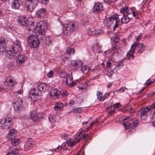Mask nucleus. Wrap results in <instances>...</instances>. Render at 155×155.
Instances as JSON below:
<instances>
[{
  "instance_id": "f257e3e1",
  "label": "nucleus",
  "mask_w": 155,
  "mask_h": 155,
  "mask_svg": "<svg viewBox=\"0 0 155 155\" xmlns=\"http://www.w3.org/2000/svg\"><path fill=\"white\" fill-rule=\"evenodd\" d=\"M30 28L28 29V32L31 33V31L33 32L39 37L43 38L45 37V31L47 29V23L45 20L40 21L34 28V26L31 25Z\"/></svg>"
},
{
  "instance_id": "f03ea898",
  "label": "nucleus",
  "mask_w": 155,
  "mask_h": 155,
  "mask_svg": "<svg viewBox=\"0 0 155 155\" xmlns=\"http://www.w3.org/2000/svg\"><path fill=\"white\" fill-rule=\"evenodd\" d=\"M6 48V44L5 40L3 38H0V52H2L6 51V57L8 59H12L18 52L12 46H8Z\"/></svg>"
},
{
  "instance_id": "7ed1b4c3",
  "label": "nucleus",
  "mask_w": 155,
  "mask_h": 155,
  "mask_svg": "<svg viewBox=\"0 0 155 155\" xmlns=\"http://www.w3.org/2000/svg\"><path fill=\"white\" fill-rule=\"evenodd\" d=\"M138 124L137 120H132L131 117L129 116L123 119V124L127 132H132L135 130V128Z\"/></svg>"
},
{
  "instance_id": "20e7f679",
  "label": "nucleus",
  "mask_w": 155,
  "mask_h": 155,
  "mask_svg": "<svg viewBox=\"0 0 155 155\" xmlns=\"http://www.w3.org/2000/svg\"><path fill=\"white\" fill-rule=\"evenodd\" d=\"M136 48H137L138 52L140 54H141L144 51L145 46L142 43H135L132 45L131 47L130 51L127 54V57L128 59H132L134 58L135 50Z\"/></svg>"
},
{
  "instance_id": "39448f33",
  "label": "nucleus",
  "mask_w": 155,
  "mask_h": 155,
  "mask_svg": "<svg viewBox=\"0 0 155 155\" xmlns=\"http://www.w3.org/2000/svg\"><path fill=\"white\" fill-rule=\"evenodd\" d=\"M119 21L120 19L118 15L115 14L106 18L104 21V23L105 26L108 27L115 23L113 26V29L115 30L118 27Z\"/></svg>"
},
{
  "instance_id": "423d86ee",
  "label": "nucleus",
  "mask_w": 155,
  "mask_h": 155,
  "mask_svg": "<svg viewBox=\"0 0 155 155\" xmlns=\"http://www.w3.org/2000/svg\"><path fill=\"white\" fill-rule=\"evenodd\" d=\"M76 25L74 21H68L62 25V31L65 35L69 34L72 30H74L76 28Z\"/></svg>"
},
{
  "instance_id": "0eeeda50",
  "label": "nucleus",
  "mask_w": 155,
  "mask_h": 155,
  "mask_svg": "<svg viewBox=\"0 0 155 155\" xmlns=\"http://www.w3.org/2000/svg\"><path fill=\"white\" fill-rule=\"evenodd\" d=\"M12 119L11 118L3 117L0 120V127L3 129H9L12 127Z\"/></svg>"
},
{
  "instance_id": "6e6552de",
  "label": "nucleus",
  "mask_w": 155,
  "mask_h": 155,
  "mask_svg": "<svg viewBox=\"0 0 155 155\" xmlns=\"http://www.w3.org/2000/svg\"><path fill=\"white\" fill-rule=\"evenodd\" d=\"M27 41L29 46L32 48H36L38 46L40 43L38 38L35 35H33L28 36Z\"/></svg>"
},
{
  "instance_id": "1a4fd4ad",
  "label": "nucleus",
  "mask_w": 155,
  "mask_h": 155,
  "mask_svg": "<svg viewBox=\"0 0 155 155\" xmlns=\"http://www.w3.org/2000/svg\"><path fill=\"white\" fill-rule=\"evenodd\" d=\"M79 131V132L77 134L76 136L74 137L75 140L71 139H69L66 141V143L68 147H72L77 142H78L81 140V137L80 136V135L81 134L84 133V130L83 129H81Z\"/></svg>"
},
{
  "instance_id": "9d476101",
  "label": "nucleus",
  "mask_w": 155,
  "mask_h": 155,
  "mask_svg": "<svg viewBox=\"0 0 155 155\" xmlns=\"http://www.w3.org/2000/svg\"><path fill=\"white\" fill-rule=\"evenodd\" d=\"M37 4V0H26L25 7L28 11H32L35 8Z\"/></svg>"
},
{
  "instance_id": "9b49d317",
  "label": "nucleus",
  "mask_w": 155,
  "mask_h": 155,
  "mask_svg": "<svg viewBox=\"0 0 155 155\" xmlns=\"http://www.w3.org/2000/svg\"><path fill=\"white\" fill-rule=\"evenodd\" d=\"M154 106V105H151L150 106L146 107L141 110L139 112L140 113V118L142 120H145L147 118V114L150 110L153 109Z\"/></svg>"
},
{
  "instance_id": "f8f14e48",
  "label": "nucleus",
  "mask_w": 155,
  "mask_h": 155,
  "mask_svg": "<svg viewBox=\"0 0 155 155\" xmlns=\"http://www.w3.org/2000/svg\"><path fill=\"white\" fill-rule=\"evenodd\" d=\"M17 21L18 25L24 27L27 26L29 23L28 18L23 15L18 16L17 19Z\"/></svg>"
},
{
  "instance_id": "ddd939ff",
  "label": "nucleus",
  "mask_w": 155,
  "mask_h": 155,
  "mask_svg": "<svg viewBox=\"0 0 155 155\" xmlns=\"http://www.w3.org/2000/svg\"><path fill=\"white\" fill-rule=\"evenodd\" d=\"M23 101L21 98H16L14 101L13 105L14 109L19 111L22 107Z\"/></svg>"
},
{
  "instance_id": "4468645a",
  "label": "nucleus",
  "mask_w": 155,
  "mask_h": 155,
  "mask_svg": "<svg viewBox=\"0 0 155 155\" xmlns=\"http://www.w3.org/2000/svg\"><path fill=\"white\" fill-rule=\"evenodd\" d=\"M59 75L61 78H63V80L64 83L65 84H68V82L71 81L73 79L72 74H71L67 75L66 73L64 71H61L59 74Z\"/></svg>"
},
{
  "instance_id": "2eb2a0df",
  "label": "nucleus",
  "mask_w": 155,
  "mask_h": 155,
  "mask_svg": "<svg viewBox=\"0 0 155 155\" xmlns=\"http://www.w3.org/2000/svg\"><path fill=\"white\" fill-rule=\"evenodd\" d=\"M121 11L124 12L125 11V12H127L129 15L131 14L133 17H134L135 18H140V15L138 13L137 10L134 11L133 9L128 7H125L124 9H123ZM125 13V12H124Z\"/></svg>"
},
{
  "instance_id": "dca6fc26",
  "label": "nucleus",
  "mask_w": 155,
  "mask_h": 155,
  "mask_svg": "<svg viewBox=\"0 0 155 155\" xmlns=\"http://www.w3.org/2000/svg\"><path fill=\"white\" fill-rule=\"evenodd\" d=\"M35 145V142L31 139L28 140L25 143L24 147L26 151L31 149Z\"/></svg>"
},
{
  "instance_id": "f3484780",
  "label": "nucleus",
  "mask_w": 155,
  "mask_h": 155,
  "mask_svg": "<svg viewBox=\"0 0 155 155\" xmlns=\"http://www.w3.org/2000/svg\"><path fill=\"white\" fill-rule=\"evenodd\" d=\"M22 5V1L21 0H13L10 4V6L12 9H18Z\"/></svg>"
},
{
  "instance_id": "a211bd4d",
  "label": "nucleus",
  "mask_w": 155,
  "mask_h": 155,
  "mask_svg": "<svg viewBox=\"0 0 155 155\" xmlns=\"http://www.w3.org/2000/svg\"><path fill=\"white\" fill-rule=\"evenodd\" d=\"M60 92L56 89L52 88L50 90L49 95L52 98L58 99L60 96Z\"/></svg>"
},
{
  "instance_id": "6ab92c4d",
  "label": "nucleus",
  "mask_w": 155,
  "mask_h": 155,
  "mask_svg": "<svg viewBox=\"0 0 155 155\" xmlns=\"http://www.w3.org/2000/svg\"><path fill=\"white\" fill-rule=\"evenodd\" d=\"M103 5L102 3L97 2L94 5L93 11L95 13H99L103 10Z\"/></svg>"
},
{
  "instance_id": "aec40b11",
  "label": "nucleus",
  "mask_w": 155,
  "mask_h": 155,
  "mask_svg": "<svg viewBox=\"0 0 155 155\" xmlns=\"http://www.w3.org/2000/svg\"><path fill=\"white\" fill-rule=\"evenodd\" d=\"M125 8H122L120 10V13L123 14V17L121 18V21L122 23L124 24H127L130 21L129 17H127V16L129 14H128L127 12H124L121 11L123 9H124ZM125 12V11H124Z\"/></svg>"
},
{
  "instance_id": "412c9836",
  "label": "nucleus",
  "mask_w": 155,
  "mask_h": 155,
  "mask_svg": "<svg viewBox=\"0 0 155 155\" xmlns=\"http://www.w3.org/2000/svg\"><path fill=\"white\" fill-rule=\"evenodd\" d=\"M13 44V47L18 52H20L21 51V43L20 41L17 40L14 41L12 43Z\"/></svg>"
},
{
  "instance_id": "4be33fe9",
  "label": "nucleus",
  "mask_w": 155,
  "mask_h": 155,
  "mask_svg": "<svg viewBox=\"0 0 155 155\" xmlns=\"http://www.w3.org/2000/svg\"><path fill=\"white\" fill-rule=\"evenodd\" d=\"M82 65V62L79 60L73 61L70 64V66L71 68L76 69Z\"/></svg>"
},
{
  "instance_id": "5701e85b",
  "label": "nucleus",
  "mask_w": 155,
  "mask_h": 155,
  "mask_svg": "<svg viewBox=\"0 0 155 155\" xmlns=\"http://www.w3.org/2000/svg\"><path fill=\"white\" fill-rule=\"evenodd\" d=\"M4 84L6 87H11L14 86L15 84L12 79L11 77L8 76L6 78Z\"/></svg>"
},
{
  "instance_id": "b1692460",
  "label": "nucleus",
  "mask_w": 155,
  "mask_h": 155,
  "mask_svg": "<svg viewBox=\"0 0 155 155\" xmlns=\"http://www.w3.org/2000/svg\"><path fill=\"white\" fill-rule=\"evenodd\" d=\"M121 63V61H118L115 64L112 65L111 67L109 68L110 70H111V71L110 72V74H108L107 75L110 76L112 75L114 73V70H115L117 67L120 66Z\"/></svg>"
},
{
  "instance_id": "393cba45",
  "label": "nucleus",
  "mask_w": 155,
  "mask_h": 155,
  "mask_svg": "<svg viewBox=\"0 0 155 155\" xmlns=\"http://www.w3.org/2000/svg\"><path fill=\"white\" fill-rule=\"evenodd\" d=\"M46 13V11L45 9H40L36 12L35 16L37 18L42 17L45 16Z\"/></svg>"
},
{
  "instance_id": "a878e982",
  "label": "nucleus",
  "mask_w": 155,
  "mask_h": 155,
  "mask_svg": "<svg viewBox=\"0 0 155 155\" xmlns=\"http://www.w3.org/2000/svg\"><path fill=\"white\" fill-rule=\"evenodd\" d=\"M26 59V57L25 55L20 54L16 57V61L17 64H20L24 63Z\"/></svg>"
},
{
  "instance_id": "bb28decb",
  "label": "nucleus",
  "mask_w": 155,
  "mask_h": 155,
  "mask_svg": "<svg viewBox=\"0 0 155 155\" xmlns=\"http://www.w3.org/2000/svg\"><path fill=\"white\" fill-rule=\"evenodd\" d=\"M38 92L36 89L34 88L30 90L29 92V97L32 99L33 98H35L38 95Z\"/></svg>"
},
{
  "instance_id": "cd10ccee",
  "label": "nucleus",
  "mask_w": 155,
  "mask_h": 155,
  "mask_svg": "<svg viewBox=\"0 0 155 155\" xmlns=\"http://www.w3.org/2000/svg\"><path fill=\"white\" fill-rule=\"evenodd\" d=\"M17 131L16 130L13 128H12L9 130L8 137L9 139H12L15 138L16 136Z\"/></svg>"
},
{
  "instance_id": "c85d7f7f",
  "label": "nucleus",
  "mask_w": 155,
  "mask_h": 155,
  "mask_svg": "<svg viewBox=\"0 0 155 155\" xmlns=\"http://www.w3.org/2000/svg\"><path fill=\"white\" fill-rule=\"evenodd\" d=\"M37 88L40 91L44 92L46 91L47 87L45 84L42 83L38 85Z\"/></svg>"
},
{
  "instance_id": "c756f323",
  "label": "nucleus",
  "mask_w": 155,
  "mask_h": 155,
  "mask_svg": "<svg viewBox=\"0 0 155 155\" xmlns=\"http://www.w3.org/2000/svg\"><path fill=\"white\" fill-rule=\"evenodd\" d=\"M64 106V105L63 104L59 102H58L56 103L54 108L56 110H62Z\"/></svg>"
},
{
  "instance_id": "7c9ffc66",
  "label": "nucleus",
  "mask_w": 155,
  "mask_h": 155,
  "mask_svg": "<svg viewBox=\"0 0 155 155\" xmlns=\"http://www.w3.org/2000/svg\"><path fill=\"white\" fill-rule=\"evenodd\" d=\"M80 67L81 71L84 74H87L90 70L88 67L85 65H83L82 64Z\"/></svg>"
},
{
  "instance_id": "2f4dec72",
  "label": "nucleus",
  "mask_w": 155,
  "mask_h": 155,
  "mask_svg": "<svg viewBox=\"0 0 155 155\" xmlns=\"http://www.w3.org/2000/svg\"><path fill=\"white\" fill-rule=\"evenodd\" d=\"M101 47L98 44L94 45L93 46V50L96 53H101L102 52L101 49Z\"/></svg>"
},
{
  "instance_id": "473e14b6",
  "label": "nucleus",
  "mask_w": 155,
  "mask_h": 155,
  "mask_svg": "<svg viewBox=\"0 0 155 155\" xmlns=\"http://www.w3.org/2000/svg\"><path fill=\"white\" fill-rule=\"evenodd\" d=\"M11 143L13 146H16L18 145L20 142V140L18 139H16L15 138L11 139Z\"/></svg>"
},
{
  "instance_id": "72a5a7b5",
  "label": "nucleus",
  "mask_w": 155,
  "mask_h": 155,
  "mask_svg": "<svg viewBox=\"0 0 155 155\" xmlns=\"http://www.w3.org/2000/svg\"><path fill=\"white\" fill-rule=\"evenodd\" d=\"M65 143H63L62 144L61 146H59L57 147L56 148H52L50 150H49L51 152L53 151H59L61 150L63 148L65 147Z\"/></svg>"
},
{
  "instance_id": "f704fd0d",
  "label": "nucleus",
  "mask_w": 155,
  "mask_h": 155,
  "mask_svg": "<svg viewBox=\"0 0 155 155\" xmlns=\"http://www.w3.org/2000/svg\"><path fill=\"white\" fill-rule=\"evenodd\" d=\"M70 57V56L69 54L66 53L61 56V60L64 62L68 60L69 58Z\"/></svg>"
},
{
  "instance_id": "c9c22d12",
  "label": "nucleus",
  "mask_w": 155,
  "mask_h": 155,
  "mask_svg": "<svg viewBox=\"0 0 155 155\" xmlns=\"http://www.w3.org/2000/svg\"><path fill=\"white\" fill-rule=\"evenodd\" d=\"M96 95L97 99L99 101H103L105 100V99L102 97V93L101 91H97Z\"/></svg>"
},
{
  "instance_id": "e433bc0d",
  "label": "nucleus",
  "mask_w": 155,
  "mask_h": 155,
  "mask_svg": "<svg viewBox=\"0 0 155 155\" xmlns=\"http://www.w3.org/2000/svg\"><path fill=\"white\" fill-rule=\"evenodd\" d=\"M118 49V47L115 44H114L112 45V48L110 50L112 54L116 52H117V50Z\"/></svg>"
},
{
  "instance_id": "4c0bfd02",
  "label": "nucleus",
  "mask_w": 155,
  "mask_h": 155,
  "mask_svg": "<svg viewBox=\"0 0 155 155\" xmlns=\"http://www.w3.org/2000/svg\"><path fill=\"white\" fill-rule=\"evenodd\" d=\"M30 118L33 121H35L38 120V119L37 115L35 112H32L31 113Z\"/></svg>"
},
{
  "instance_id": "58836bf2",
  "label": "nucleus",
  "mask_w": 155,
  "mask_h": 155,
  "mask_svg": "<svg viewBox=\"0 0 155 155\" xmlns=\"http://www.w3.org/2000/svg\"><path fill=\"white\" fill-rule=\"evenodd\" d=\"M89 83L88 81H87L85 83H82L79 86V88L81 89H86Z\"/></svg>"
},
{
  "instance_id": "ea45409f",
  "label": "nucleus",
  "mask_w": 155,
  "mask_h": 155,
  "mask_svg": "<svg viewBox=\"0 0 155 155\" xmlns=\"http://www.w3.org/2000/svg\"><path fill=\"white\" fill-rule=\"evenodd\" d=\"M74 50L73 48H71L70 47H68L67 48L66 50V52L69 54L70 55L71 54H72L74 53Z\"/></svg>"
},
{
  "instance_id": "a19ab883",
  "label": "nucleus",
  "mask_w": 155,
  "mask_h": 155,
  "mask_svg": "<svg viewBox=\"0 0 155 155\" xmlns=\"http://www.w3.org/2000/svg\"><path fill=\"white\" fill-rule=\"evenodd\" d=\"M98 123V122L97 120H95V121L91 123L89 126H87L85 127H84V129L85 130H86L89 128L90 127L93 126L94 124H97Z\"/></svg>"
},
{
  "instance_id": "79ce46f5",
  "label": "nucleus",
  "mask_w": 155,
  "mask_h": 155,
  "mask_svg": "<svg viewBox=\"0 0 155 155\" xmlns=\"http://www.w3.org/2000/svg\"><path fill=\"white\" fill-rule=\"evenodd\" d=\"M88 34L90 36L94 35H95V30L94 28H90L87 31Z\"/></svg>"
},
{
  "instance_id": "37998d69",
  "label": "nucleus",
  "mask_w": 155,
  "mask_h": 155,
  "mask_svg": "<svg viewBox=\"0 0 155 155\" xmlns=\"http://www.w3.org/2000/svg\"><path fill=\"white\" fill-rule=\"evenodd\" d=\"M112 54L110 51V50H107L105 51L103 55L104 57H108L110 56L111 54Z\"/></svg>"
},
{
  "instance_id": "c03bdc74",
  "label": "nucleus",
  "mask_w": 155,
  "mask_h": 155,
  "mask_svg": "<svg viewBox=\"0 0 155 155\" xmlns=\"http://www.w3.org/2000/svg\"><path fill=\"white\" fill-rule=\"evenodd\" d=\"M82 111L81 107H78L75 109L73 110V112L74 113H80Z\"/></svg>"
},
{
  "instance_id": "a18cd8bd",
  "label": "nucleus",
  "mask_w": 155,
  "mask_h": 155,
  "mask_svg": "<svg viewBox=\"0 0 155 155\" xmlns=\"http://www.w3.org/2000/svg\"><path fill=\"white\" fill-rule=\"evenodd\" d=\"M155 83V79L153 81H151L150 79H149L148 80H147L145 82V84L147 85H150Z\"/></svg>"
},
{
  "instance_id": "49530a36",
  "label": "nucleus",
  "mask_w": 155,
  "mask_h": 155,
  "mask_svg": "<svg viewBox=\"0 0 155 155\" xmlns=\"http://www.w3.org/2000/svg\"><path fill=\"white\" fill-rule=\"evenodd\" d=\"M126 89H127V88L126 87H122L119 89L114 91V93L115 91H119V92L120 93L123 92Z\"/></svg>"
},
{
  "instance_id": "de8ad7c7",
  "label": "nucleus",
  "mask_w": 155,
  "mask_h": 155,
  "mask_svg": "<svg viewBox=\"0 0 155 155\" xmlns=\"http://www.w3.org/2000/svg\"><path fill=\"white\" fill-rule=\"evenodd\" d=\"M68 94V93L67 91L65 90H63L62 92L61 95L62 96L64 97H65L67 96Z\"/></svg>"
},
{
  "instance_id": "09e8293b",
  "label": "nucleus",
  "mask_w": 155,
  "mask_h": 155,
  "mask_svg": "<svg viewBox=\"0 0 155 155\" xmlns=\"http://www.w3.org/2000/svg\"><path fill=\"white\" fill-rule=\"evenodd\" d=\"M12 151L13 155H19L18 153V151L17 149H14L13 150H12Z\"/></svg>"
},
{
  "instance_id": "8fccbe9b",
  "label": "nucleus",
  "mask_w": 155,
  "mask_h": 155,
  "mask_svg": "<svg viewBox=\"0 0 155 155\" xmlns=\"http://www.w3.org/2000/svg\"><path fill=\"white\" fill-rule=\"evenodd\" d=\"M83 139H90L91 138V136L89 135L88 134H87L86 135L84 134L83 135L82 137Z\"/></svg>"
},
{
  "instance_id": "3c124183",
  "label": "nucleus",
  "mask_w": 155,
  "mask_h": 155,
  "mask_svg": "<svg viewBox=\"0 0 155 155\" xmlns=\"http://www.w3.org/2000/svg\"><path fill=\"white\" fill-rule=\"evenodd\" d=\"M71 81H69L68 82V84H66L67 85H69L70 87H72L75 84L76 82L74 81L71 82Z\"/></svg>"
},
{
  "instance_id": "603ef678",
  "label": "nucleus",
  "mask_w": 155,
  "mask_h": 155,
  "mask_svg": "<svg viewBox=\"0 0 155 155\" xmlns=\"http://www.w3.org/2000/svg\"><path fill=\"white\" fill-rule=\"evenodd\" d=\"M61 137L63 139L66 140L68 137V135L66 133H63L61 135Z\"/></svg>"
},
{
  "instance_id": "864d4df0",
  "label": "nucleus",
  "mask_w": 155,
  "mask_h": 155,
  "mask_svg": "<svg viewBox=\"0 0 155 155\" xmlns=\"http://www.w3.org/2000/svg\"><path fill=\"white\" fill-rule=\"evenodd\" d=\"M103 33V31L101 29L96 30L95 31V35L100 34Z\"/></svg>"
},
{
  "instance_id": "5fc2aeb1",
  "label": "nucleus",
  "mask_w": 155,
  "mask_h": 155,
  "mask_svg": "<svg viewBox=\"0 0 155 155\" xmlns=\"http://www.w3.org/2000/svg\"><path fill=\"white\" fill-rule=\"evenodd\" d=\"M49 119L50 121L52 122L55 121V117L52 115H50L49 117Z\"/></svg>"
},
{
  "instance_id": "6e6d98bb",
  "label": "nucleus",
  "mask_w": 155,
  "mask_h": 155,
  "mask_svg": "<svg viewBox=\"0 0 155 155\" xmlns=\"http://www.w3.org/2000/svg\"><path fill=\"white\" fill-rule=\"evenodd\" d=\"M53 71H51L49 72L47 76L48 77L51 78L53 76Z\"/></svg>"
},
{
  "instance_id": "4d7b16f0",
  "label": "nucleus",
  "mask_w": 155,
  "mask_h": 155,
  "mask_svg": "<svg viewBox=\"0 0 155 155\" xmlns=\"http://www.w3.org/2000/svg\"><path fill=\"white\" fill-rule=\"evenodd\" d=\"M120 105V103H117L115 104L113 106V108L114 109L117 108L119 107Z\"/></svg>"
},
{
  "instance_id": "13d9d810",
  "label": "nucleus",
  "mask_w": 155,
  "mask_h": 155,
  "mask_svg": "<svg viewBox=\"0 0 155 155\" xmlns=\"http://www.w3.org/2000/svg\"><path fill=\"white\" fill-rule=\"evenodd\" d=\"M142 36V34L141 33H140L139 35L135 37V39L137 41H138L140 39V38Z\"/></svg>"
},
{
  "instance_id": "bf43d9fd",
  "label": "nucleus",
  "mask_w": 155,
  "mask_h": 155,
  "mask_svg": "<svg viewBox=\"0 0 155 155\" xmlns=\"http://www.w3.org/2000/svg\"><path fill=\"white\" fill-rule=\"evenodd\" d=\"M51 38H48L46 40V42L48 44H49L51 43Z\"/></svg>"
},
{
  "instance_id": "052dcab7",
  "label": "nucleus",
  "mask_w": 155,
  "mask_h": 155,
  "mask_svg": "<svg viewBox=\"0 0 155 155\" xmlns=\"http://www.w3.org/2000/svg\"><path fill=\"white\" fill-rule=\"evenodd\" d=\"M116 0H104L105 2H106L107 3H114L115 2Z\"/></svg>"
},
{
  "instance_id": "680f3d73",
  "label": "nucleus",
  "mask_w": 155,
  "mask_h": 155,
  "mask_svg": "<svg viewBox=\"0 0 155 155\" xmlns=\"http://www.w3.org/2000/svg\"><path fill=\"white\" fill-rule=\"evenodd\" d=\"M111 64L112 63L110 62V61L108 60L107 61L106 65L108 68H109V67H110V68L111 67H110V66Z\"/></svg>"
},
{
  "instance_id": "e2e57ef3",
  "label": "nucleus",
  "mask_w": 155,
  "mask_h": 155,
  "mask_svg": "<svg viewBox=\"0 0 155 155\" xmlns=\"http://www.w3.org/2000/svg\"><path fill=\"white\" fill-rule=\"evenodd\" d=\"M109 96V93L106 92V93H105L103 97H104V99L107 98Z\"/></svg>"
},
{
  "instance_id": "0e129e2a",
  "label": "nucleus",
  "mask_w": 155,
  "mask_h": 155,
  "mask_svg": "<svg viewBox=\"0 0 155 155\" xmlns=\"http://www.w3.org/2000/svg\"><path fill=\"white\" fill-rule=\"evenodd\" d=\"M23 93V90H19L16 92H15V94H21Z\"/></svg>"
},
{
  "instance_id": "69168bd1",
  "label": "nucleus",
  "mask_w": 155,
  "mask_h": 155,
  "mask_svg": "<svg viewBox=\"0 0 155 155\" xmlns=\"http://www.w3.org/2000/svg\"><path fill=\"white\" fill-rule=\"evenodd\" d=\"M41 2L44 4H46L49 2V0H41Z\"/></svg>"
},
{
  "instance_id": "338daca9",
  "label": "nucleus",
  "mask_w": 155,
  "mask_h": 155,
  "mask_svg": "<svg viewBox=\"0 0 155 155\" xmlns=\"http://www.w3.org/2000/svg\"><path fill=\"white\" fill-rule=\"evenodd\" d=\"M112 84V83L111 82L109 83L107 85V88H110L111 87Z\"/></svg>"
},
{
  "instance_id": "774afa93",
  "label": "nucleus",
  "mask_w": 155,
  "mask_h": 155,
  "mask_svg": "<svg viewBox=\"0 0 155 155\" xmlns=\"http://www.w3.org/2000/svg\"><path fill=\"white\" fill-rule=\"evenodd\" d=\"M74 101L73 100H71L69 102V104H70V105H71V106H72V105H74Z\"/></svg>"
}]
</instances>
